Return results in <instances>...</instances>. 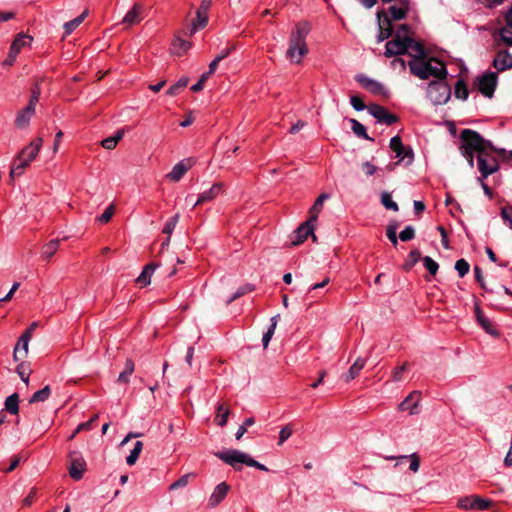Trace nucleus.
I'll return each instance as SVG.
<instances>
[{
	"label": "nucleus",
	"mask_w": 512,
	"mask_h": 512,
	"mask_svg": "<svg viewBox=\"0 0 512 512\" xmlns=\"http://www.w3.org/2000/svg\"><path fill=\"white\" fill-rule=\"evenodd\" d=\"M311 30L307 21L297 22L289 35V45L286 57L291 63L300 64L302 58L308 54L307 36Z\"/></svg>",
	"instance_id": "nucleus-1"
},
{
	"label": "nucleus",
	"mask_w": 512,
	"mask_h": 512,
	"mask_svg": "<svg viewBox=\"0 0 512 512\" xmlns=\"http://www.w3.org/2000/svg\"><path fill=\"white\" fill-rule=\"evenodd\" d=\"M412 57L413 59L409 61L408 66L414 76L423 80L429 79L430 77L446 79L447 69L444 63L435 58L426 59L425 53Z\"/></svg>",
	"instance_id": "nucleus-2"
},
{
	"label": "nucleus",
	"mask_w": 512,
	"mask_h": 512,
	"mask_svg": "<svg viewBox=\"0 0 512 512\" xmlns=\"http://www.w3.org/2000/svg\"><path fill=\"white\" fill-rule=\"evenodd\" d=\"M406 53L411 56H419L424 54V48L413 38L400 39L395 37L385 45L384 55L388 58Z\"/></svg>",
	"instance_id": "nucleus-3"
},
{
	"label": "nucleus",
	"mask_w": 512,
	"mask_h": 512,
	"mask_svg": "<svg viewBox=\"0 0 512 512\" xmlns=\"http://www.w3.org/2000/svg\"><path fill=\"white\" fill-rule=\"evenodd\" d=\"M462 153L471 152L478 154L486 150H494L492 143L485 140L478 132L464 129L460 134Z\"/></svg>",
	"instance_id": "nucleus-4"
},
{
	"label": "nucleus",
	"mask_w": 512,
	"mask_h": 512,
	"mask_svg": "<svg viewBox=\"0 0 512 512\" xmlns=\"http://www.w3.org/2000/svg\"><path fill=\"white\" fill-rule=\"evenodd\" d=\"M427 96L433 105H444L451 97V88L445 79H437L429 83Z\"/></svg>",
	"instance_id": "nucleus-5"
},
{
	"label": "nucleus",
	"mask_w": 512,
	"mask_h": 512,
	"mask_svg": "<svg viewBox=\"0 0 512 512\" xmlns=\"http://www.w3.org/2000/svg\"><path fill=\"white\" fill-rule=\"evenodd\" d=\"M39 96H40V88L36 85L35 87L32 88V94L29 99V103L27 104L26 107L19 110L16 115L14 123L18 129H26L29 126L30 120L33 117V115L35 114V109H36L37 103L39 101Z\"/></svg>",
	"instance_id": "nucleus-6"
},
{
	"label": "nucleus",
	"mask_w": 512,
	"mask_h": 512,
	"mask_svg": "<svg viewBox=\"0 0 512 512\" xmlns=\"http://www.w3.org/2000/svg\"><path fill=\"white\" fill-rule=\"evenodd\" d=\"M220 460L232 466L236 470H241V464L248 466L250 455L237 449L217 452L215 454Z\"/></svg>",
	"instance_id": "nucleus-7"
},
{
	"label": "nucleus",
	"mask_w": 512,
	"mask_h": 512,
	"mask_svg": "<svg viewBox=\"0 0 512 512\" xmlns=\"http://www.w3.org/2000/svg\"><path fill=\"white\" fill-rule=\"evenodd\" d=\"M492 501L477 495L462 497L457 501V506L465 510L484 511L490 508Z\"/></svg>",
	"instance_id": "nucleus-8"
},
{
	"label": "nucleus",
	"mask_w": 512,
	"mask_h": 512,
	"mask_svg": "<svg viewBox=\"0 0 512 512\" xmlns=\"http://www.w3.org/2000/svg\"><path fill=\"white\" fill-rule=\"evenodd\" d=\"M478 160V170L481 173L482 178H487L489 175L495 173L498 168L497 159L488 153V151H484L477 156Z\"/></svg>",
	"instance_id": "nucleus-9"
},
{
	"label": "nucleus",
	"mask_w": 512,
	"mask_h": 512,
	"mask_svg": "<svg viewBox=\"0 0 512 512\" xmlns=\"http://www.w3.org/2000/svg\"><path fill=\"white\" fill-rule=\"evenodd\" d=\"M410 5V0H399L397 4L390 6L387 11L384 10L382 18H387L390 23L404 20L410 10Z\"/></svg>",
	"instance_id": "nucleus-10"
},
{
	"label": "nucleus",
	"mask_w": 512,
	"mask_h": 512,
	"mask_svg": "<svg viewBox=\"0 0 512 512\" xmlns=\"http://www.w3.org/2000/svg\"><path fill=\"white\" fill-rule=\"evenodd\" d=\"M498 76L496 72H486L481 75L476 85L478 90L486 97H492L497 85Z\"/></svg>",
	"instance_id": "nucleus-11"
},
{
	"label": "nucleus",
	"mask_w": 512,
	"mask_h": 512,
	"mask_svg": "<svg viewBox=\"0 0 512 512\" xmlns=\"http://www.w3.org/2000/svg\"><path fill=\"white\" fill-rule=\"evenodd\" d=\"M355 80L367 91L374 95L387 97L389 95L384 85L375 79L369 78L364 74H358Z\"/></svg>",
	"instance_id": "nucleus-12"
},
{
	"label": "nucleus",
	"mask_w": 512,
	"mask_h": 512,
	"mask_svg": "<svg viewBox=\"0 0 512 512\" xmlns=\"http://www.w3.org/2000/svg\"><path fill=\"white\" fill-rule=\"evenodd\" d=\"M212 0H202L196 11V19L192 22L190 35L196 33L199 29L206 27L208 23V11L211 7Z\"/></svg>",
	"instance_id": "nucleus-13"
},
{
	"label": "nucleus",
	"mask_w": 512,
	"mask_h": 512,
	"mask_svg": "<svg viewBox=\"0 0 512 512\" xmlns=\"http://www.w3.org/2000/svg\"><path fill=\"white\" fill-rule=\"evenodd\" d=\"M367 110L379 123L392 125L398 121V117L395 114L389 113L383 106L378 104H369Z\"/></svg>",
	"instance_id": "nucleus-14"
},
{
	"label": "nucleus",
	"mask_w": 512,
	"mask_h": 512,
	"mask_svg": "<svg viewBox=\"0 0 512 512\" xmlns=\"http://www.w3.org/2000/svg\"><path fill=\"white\" fill-rule=\"evenodd\" d=\"M390 148L393 152H395L396 157L399 158L400 161H406V164H411L414 158L413 151L410 147L405 148L402 144L401 138L399 136H394L390 139Z\"/></svg>",
	"instance_id": "nucleus-15"
},
{
	"label": "nucleus",
	"mask_w": 512,
	"mask_h": 512,
	"mask_svg": "<svg viewBox=\"0 0 512 512\" xmlns=\"http://www.w3.org/2000/svg\"><path fill=\"white\" fill-rule=\"evenodd\" d=\"M195 160L193 158H186L176 163L172 170L166 175V178L171 182H178L193 167Z\"/></svg>",
	"instance_id": "nucleus-16"
},
{
	"label": "nucleus",
	"mask_w": 512,
	"mask_h": 512,
	"mask_svg": "<svg viewBox=\"0 0 512 512\" xmlns=\"http://www.w3.org/2000/svg\"><path fill=\"white\" fill-rule=\"evenodd\" d=\"M86 470V462L84 458L78 453L70 454V468L69 474L74 480H80Z\"/></svg>",
	"instance_id": "nucleus-17"
},
{
	"label": "nucleus",
	"mask_w": 512,
	"mask_h": 512,
	"mask_svg": "<svg viewBox=\"0 0 512 512\" xmlns=\"http://www.w3.org/2000/svg\"><path fill=\"white\" fill-rule=\"evenodd\" d=\"M382 15H384L383 9L379 10L376 14L379 30L377 35V41L379 43L391 37L394 31L392 23H390L387 18H382Z\"/></svg>",
	"instance_id": "nucleus-18"
},
{
	"label": "nucleus",
	"mask_w": 512,
	"mask_h": 512,
	"mask_svg": "<svg viewBox=\"0 0 512 512\" xmlns=\"http://www.w3.org/2000/svg\"><path fill=\"white\" fill-rule=\"evenodd\" d=\"M313 221H310V219L304 223H302L295 231L294 236L291 241V244L293 246H297L302 244L309 235L313 237V239H316V236L313 234Z\"/></svg>",
	"instance_id": "nucleus-19"
},
{
	"label": "nucleus",
	"mask_w": 512,
	"mask_h": 512,
	"mask_svg": "<svg viewBox=\"0 0 512 512\" xmlns=\"http://www.w3.org/2000/svg\"><path fill=\"white\" fill-rule=\"evenodd\" d=\"M420 392H411L398 406L400 411H408L410 415L419 413Z\"/></svg>",
	"instance_id": "nucleus-20"
},
{
	"label": "nucleus",
	"mask_w": 512,
	"mask_h": 512,
	"mask_svg": "<svg viewBox=\"0 0 512 512\" xmlns=\"http://www.w3.org/2000/svg\"><path fill=\"white\" fill-rule=\"evenodd\" d=\"M224 185L221 182L214 183L210 189L202 192L193 204V208L206 202L214 200L223 192Z\"/></svg>",
	"instance_id": "nucleus-21"
},
{
	"label": "nucleus",
	"mask_w": 512,
	"mask_h": 512,
	"mask_svg": "<svg viewBox=\"0 0 512 512\" xmlns=\"http://www.w3.org/2000/svg\"><path fill=\"white\" fill-rule=\"evenodd\" d=\"M31 338L28 333H22L19 337L13 351V359L14 361H20L24 359L28 355L29 350V342Z\"/></svg>",
	"instance_id": "nucleus-22"
},
{
	"label": "nucleus",
	"mask_w": 512,
	"mask_h": 512,
	"mask_svg": "<svg viewBox=\"0 0 512 512\" xmlns=\"http://www.w3.org/2000/svg\"><path fill=\"white\" fill-rule=\"evenodd\" d=\"M42 144L43 139L41 137H37L20 151V157H26L27 161L31 163L37 157L39 151L41 150Z\"/></svg>",
	"instance_id": "nucleus-23"
},
{
	"label": "nucleus",
	"mask_w": 512,
	"mask_h": 512,
	"mask_svg": "<svg viewBox=\"0 0 512 512\" xmlns=\"http://www.w3.org/2000/svg\"><path fill=\"white\" fill-rule=\"evenodd\" d=\"M229 489H230L229 485L225 482L218 484L214 488L212 494L210 495L208 505L210 507L218 506L224 500V498L227 496Z\"/></svg>",
	"instance_id": "nucleus-24"
},
{
	"label": "nucleus",
	"mask_w": 512,
	"mask_h": 512,
	"mask_svg": "<svg viewBox=\"0 0 512 512\" xmlns=\"http://www.w3.org/2000/svg\"><path fill=\"white\" fill-rule=\"evenodd\" d=\"M493 67L498 72L512 68V54L508 51H499L493 60Z\"/></svg>",
	"instance_id": "nucleus-25"
},
{
	"label": "nucleus",
	"mask_w": 512,
	"mask_h": 512,
	"mask_svg": "<svg viewBox=\"0 0 512 512\" xmlns=\"http://www.w3.org/2000/svg\"><path fill=\"white\" fill-rule=\"evenodd\" d=\"M475 316L478 324L485 330L486 333L492 336H499L498 330L493 326L492 322L484 315L478 305L475 306Z\"/></svg>",
	"instance_id": "nucleus-26"
},
{
	"label": "nucleus",
	"mask_w": 512,
	"mask_h": 512,
	"mask_svg": "<svg viewBox=\"0 0 512 512\" xmlns=\"http://www.w3.org/2000/svg\"><path fill=\"white\" fill-rule=\"evenodd\" d=\"M143 11L144 6L139 3H135L133 7L126 13L122 22L129 26L140 23L142 20L141 14Z\"/></svg>",
	"instance_id": "nucleus-27"
},
{
	"label": "nucleus",
	"mask_w": 512,
	"mask_h": 512,
	"mask_svg": "<svg viewBox=\"0 0 512 512\" xmlns=\"http://www.w3.org/2000/svg\"><path fill=\"white\" fill-rule=\"evenodd\" d=\"M31 42H32L31 36L24 34V33H20L13 40V42L10 46V50L13 53L19 54L21 49L23 47L29 46L31 44Z\"/></svg>",
	"instance_id": "nucleus-28"
},
{
	"label": "nucleus",
	"mask_w": 512,
	"mask_h": 512,
	"mask_svg": "<svg viewBox=\"0 0 512 512\" xmlns=\"http://www.w3.org/2000/svg\"><path fill=\"white\" fill-rule=\"evenodd\" d=\"M191 47V43L181 39L180 37H175L171 45V52L174 55L182 56L186 53Z\"/></svg>",
	"instance_id": "nucleus-29"
},
{
	"label": "nucleus",
	"mask_w": 512,
	"mask_h": 512,
	"mask_svg": "<svg viewBox=\"0 0 512 512\" xmlns=\"http://www.w3.org/2000/svg\"><path fill=\"white\" fill-rule=\"evenodd\" d=\"M364 366L365 360L358 358L349 368L348 372L344 375V380L346 382H350L355 379L359 375L360 371L364 368Z\"/></svg>",
	"instance_id": "nucleus-30"
},
{
	"label": "nucleus",
	"mask_w": 512,
	"mask_h": 512,
	"mask_svg": "<svg viewBox=\"0 0 512 512\" xmlns=\"http://www.w3.org/2000/svg\"><path fill=\"white\" fill-rule=\"evenodd\" d=\"M156 267H157L156 264H148V265H146L143 268L141 274L137 277L136 282L141 284V285H143V286H147L148 284H150L151 276L154 273Z\"/></svg>",
	"instance_id": "nucleus-31"
},
{
	"label": "nucleus",
	"mask_w": 512,
	"mask_h": 512,
	"mask_svg": "<svg viewBox=\"0 0 512 512\" xmlns=\"http://www.w3.org/2000/svg\"><path fill=\"white\" fill-rule=\"evenodd\" d=\"M328 198H329V195L325 194V193H323V194L318 196V198L315 200L314 204L310 208V218H309L310 221H314L315 222L317 220L318 215H319V213L322 210L323 203Z\"/></svg>",
	"instance_id": "nucleus-32"
},
{
	"label": "nucleus",
	"mask_w": 512,
	"mask_h": 512,
	"mask_svg": "<svg viewBox=\"0 0 512 512\" xmlns=\"http://www.w3.org/2000/svg\"><path fill=\"white\" fill-rule=\"evenodd\" d=\"M279 317H280V315L277 314V315H274L273 317H271V319H270V322H271L270 326H269L268 330L264 333L263 338H262L263 347L265 349L268 347L269 342L274 335L275 329L278 324Z\"/></svg>",
	"instance_id": "nucleus-33"
},
{
	"label": "nucleus",
	"mask_w": 512,
	"mask_h": 512,
	"mask_svg": "<svg viewBox=\"0 0 512 512\" xmlns=\"http://www.w3.org/2000/svg\"><path fill=\"white\" fill-rule=\"evenodd\" d=\"M230 414L229 408L225 404H219L217 406V413L215 416V422L217 425L223 427L227 423L228 416Z\"/></svg>",
	"instance_id": "nucleus-34"
},
{
	"label": "nucleus",
	"mask_w": 512,
	"mask_h": 512,
	"mask_svg": "<svg viewBox=\"0 0 512 512\" xmlns=\"http://www.w3.org/2000/svg\"><path fill=\"white\" fill-rule=\"evenodd\" d=\"M123 136H124V131L123 130H119V131L116 132V134L114 136L107 137V138L103 139L101 141V146L104 149L112 150V149H114L116 147V145L123 138Z\"/></svg>",
	"instance_id": "nucleus-35"
},
{
	"label": "nucleus",
	"mask_w": 512,
	"mask_h": 512,
	"mask_svg": "<svg viewBox=\"0 0 512 512\" xmlns=\"http://www.w3.org/2000/svg\"><path fill=\"white\" fill-rule=\"evenodd\" d=\"M5 410L11 414H17L19 411V396L13 393L5 400Z\"/></svg>",
	"instance_id": "nucleus-36"
},
{
	"label": "nucleus",
	"mask_w": 512,
	"mask_h": 512,
	"mask_svg": "<svg viewBox=\"0 0 512 512\" xmlns=\"http://www.w3.org/2000/svg\"><path fill=\"white\" fill-rule=\"evenodd\" d=\"M16 372L21 378V380L28 385L29 383V376L32 373L30 364L28 362H20L16 367Z\"/></svg>",
	"instance_id": "nucleus-37"
},
{
	"label": "nucleus",
	"mask_w": 512,
	"mask_h": 512,
	"mask_svg": "<svg viewBox=\"0 0 512 512\" xmlns=\"http://www.w3.org/2000/svg\"><path fill=\"white\" fill-rule=\"evenodd\" d=\"M88 15V11H84L81 15L74 18L71 21H68L64 24V30L65 34L69 35L71 34L85 19V17Z\"/></svg>",
	"instance_id": "nucleus-38"
},
{
	"label": "nucleus",
	"mask_w": 512,
	"mask_h": 512,
	"mask_svg": "<svg viewBox=\"0 0 512 512\" xmlns=\"http://www.w3.org/2000/svg\"><path fill=\"white\" fill-rule=\"evenodd\" d=\"M135 366L134 362L131 359H127L125 362V369L118 376V382L120 383H128L129 377L134 372Z\"/></svg>",
	"instance_id": "nucleus-39"
},
{
	"label": "nucleus",
	"mask_w": 512,
	"mask_h": 512,
	"mask_svg": "<svg viewBox=\"0 0 512 512\" xmlns=\"http://www.w3.org/2000/svg\"><path fill=\"white\" fill-rule=\"evenodd\" d=\"M143 449V443L141 441H136L134 444V448L131 450L130 454L126 458V463L129 466H132L138 460L140 453Z\"/></svg>",
	"instance_id": "nucleus-40"
},
{
	"label": "nucleus",
	"mask_w": 512,
	"mask_h": 512,
	"mask_svg": "<svg viewBox=\"0 0 512 512\" xmlns=\"http://www.w3.org/2000/svg\"><path fill=\"white\" fill-rule=\"evenodd\" d=\"M59 248V241L54 239L49 241L43 246L42 249V257L45 259H50L58 250Z\"/></svg>",
	"instance_id": "nucleus-41"
},
{
	"label": "nucleus",
	"mask_w": 512,
	"mask_h": 512,
	"mask_svg": "<svg viewBox=\"0 0 512 512\" xmlns=\"http://www.w3.org/2000/svg\"><path fill=\"white\" fill-rule=\"evenodd\" d=\"M189 79L187 77L180 78L174 85H172L167 91L166 94L169 96L178 95L181 90H183L188 85Z\"/></svg>",
	"instance_id": "nucleus-42"
},
{
	"label": "nucleus",
	"mask_w": 512,
	"mask_h": 512,
	"mask_svg": "<svg viewBox=\"0 0 512 512\" xmlns=\"http://www.w3.org/2000/svg\"><path fill=\"white\" fill-rule=\"evenodd\" d=\"M455 97L460 100H466L469 96L468 88L463 80H458L455 84Z\"/></svg>",
	"instance_id": "nucleus-43"
},
{
	"label": "nucleus",
	"mask_w": 512,
	"mask_h": 512,
	"mask_svg": "<svg viewBox=\"0 0 512 512\" xmlns=\"http://www.w3.org/2000/svg\"><path fill=\"white\" fill-rule=\"evenodd\" d=\"M50 394H51V390H50V387L47 385L44 388H42L41 390L36 391L32 395V397L30 399V403L44 402L49 398Z\"/></svg>",
	"instance_id": "nucleus-44"
},
{
	"label": "nucleus",
	"mask_w": 512,
	"mask_h": 512,
	"mask_svg": "<svg viewBox=\"0 0 512 512\" xmlns=\"http://www.w3.org/2000/svg\"><path fill=\"white\" fill-rule=\"evenodd\" d=\"M350 123H351V129L355 135H357L358 137L367 139V140L371 139L367 135L366 128L364 127V125H362L359 121H357L356 119H351Z\"/></svg>",
	"instance_id": "nucleus-45"
},
{
	"label": "nucleus",
	"mask_w": 512,
	"mask_h": 512,
	"mask_svg": "<svg viewBox=\"0 0 512 512\" xmlns=\"http://www.w3.org/2000/svg\"><path fill=\"white\" fill-rule=\"evenodd\" d=\"M499 35L500 40L504 44L512 46V26L506 23V25L499 30Z\"/></svg>",
	"instance_id": "nucleus-46"
},
{
	"label": "nucleus",
	"mask_w": 512,
	"mask_h": 512,
	"mask_svg": "<svg viewBox=\"0 0 512 512\" xmlns=\"http://www.w3.org/2000/svg\"><path fill=\"white\" fill-rule=\"evenodd\" d=\"M381 203L386 209L393 211L399 210L397 203L392 200L391 195L386 191L381 194Z\"/></svg>",
	"instance_id": "nucleus-47"
},
{
	"label": "nucleus",
	"mask_w": 512,
	"mask_h": 512,
	"mask_svg": "<svg viewBox=\"0 0 512 512\" xmlns=\"http://www.w3.org/2000/svg\"><path fill=\"white\" fill-rule=\"evenodd\" d=\"M192 476H193V474H185V475L181 476L178 480H176L169 486V490L174 491V490L186 487L189 483L190 477H192Z\"/></svg>",
	"instance_id": "nucleus-48"
},
{
	"label": "nucleus",
	"mask_w": 512,
	"mask_h": 512,
	"mask_svg": "<svg viewBox=\"0 0 512 512\" xmlns=\"http://www.w3.org/2000/svg\"><path fill=\"white\" fill-rule=\"evenodd\" d=\"M470 269L469 263L465 259H459L455 263V270L458 272L460 277H464Z\"/></svg>",
	"instance_id": "nucleus-49"
},
{
	"label": "nucleus",
	"mask_w": 512,
	"mask_h": 512,
	"mask_svg": "<svg viewBox=\"0 0 512 512\" xmlns=\"http://www.w3.org/2000/svg\"><path fill=\"white\" fill-rule=\"evenodd\" d=\"M424 267L430 272V274L435 275L438 271L439 265L436 261H434L431 257L425 256L423 259Z\"/></svg>",
	"instance_id": "nucleus-50"
},
{
	"label": "nucleus",
	"mask_w": 512,
	"mask_h": 512,
	"mask_svg": "<svg viewBox=\"0 0 512 512\" xmlns=\"http://www.w3.org/2000/svg\"><path fill=\"white\" fill-rule=\"evenodd\" d=\"M178 221H179V214H176L172 218H170L166 222V224H165V226L163 228V233L171 236V234L173 233V231H174Z\"/></svg>",
	"instance_id": "nucleus-51"
},
{
	"label": "nucleus",
	"mask_w": 512,
	"mask_h": 512,
	"mask_svg": "<svg viewBox=\"0 0 512 512\" xmlns=\"http://www.w3.org/2000/svg\"><path fill=\"white\" fill-rule=\"evenodd\" d=\"M114 209V205L110 204L96 220L102 224L109 222L114 214Z\"/></svg>",
	"instance_id": "nucleus-52"
},
{
	"label": "nucleus",
	"mask_w": 512,
	"mask_h": 512,
	"mask_svg": "<svg viewBox=\"0 0 512 512\" xmlns=\"http://www.w3.org/2000/svg\"><path fill=\"white\" fill-rule=\"evenodd\" d=\"M395 37L400 39L412 38L410 27L406 24L400 25L395 32Z\"/></svg>",
	"instance_id": "nucleus-53"
},
{
	"label": "nucleus",
	"mask_w": 512,
	"mask_h": 512,
	"mask_svg": "<svg viewBox=\"0 0 512 512\" xmlns=\"http://www.w3.org/2000/svg\"><path fill=\"white\" fill-rule=\"evenodd\" d=\"M399 459L400 460L410 459L409 469L413 472H417L419 470L420 461H419L418 456L415 453L411 454L410 456H401Z\"/></svg>",
	"instance_id": "nucleus-54"
},
{
	"label": "nucleus",
	"mask_w": 512,
	"mask_h": 512,
	"mask_svg": "<svg viewBox=\"0 0 512 512\" xmlns=\"http://www.w3.org/2000/svg\"><path fill=\"white\" fill-rule=\"evenodd\" d=\"M415 236V230L412 226L405 227L399 234V238L401 241H410Z\"/></svg>",
	"instance_id": "nucleus-55"
},
{
	"label": "nucleus",
	"mask_w": 512,
	"mask_h": 512,
	"mask_svg": "<svg viewBox=\"0 0 512 512\" xmlns=\"http://www.w3.org/2000/svg\"><path fill=\"white\" fill-rule=\"evenodd\" d=\"M503 221L512 229V206H505L501 209Z\"/></svg>",
	"instance_id": "nucleus-56"
},
{
	"label": "nucleus",
	"mask_w": 512,
	"mask_h": 512,
	"mask_svg": "<svg viewBox=\"0 0 512 512\" xmlns=\"http://www.w3.org/2000/svg\"><path fill=\"white\" fill-rule=\"evenodd\" d=\"M254 290V285L252 284H246L240 288L237 289L233 297L230 299V301L235 300L249 292H252Z\"/></svg>",
	"instance_id": "nucleus-57"
},
{
	"label": "nucleus",
	"mask_w": 512,
	"mask_h": 512,
	"mask_svg": "<svg viewBox=\"0 0 512 512\" xmlns=\"http://www.w3.org/2000/svg\"><path fill=\"white\" fill-rule=\"evenodd\" d=\"M13 165L23 173L24 169L30 165V162L27 161L26 157L21 158L19 153L14 160Z\"/></svg>",
	"instance_id": "nucleus-58"
},
{
	"label": "nucleus",
	"mask_w": 512,
	"mask_h": 512,
	"mask_svg": "<svg viewBox=\"0 0 512 512\" xmlns=\"http://www.w3.org/2000/svg\"><path fill=\"white\" fill-rule=\"evenodd\" d=\"M408 368V364L404 363L403 365L396 367L392 372V379L396 382L402 380V373L406 371Z\"/></svg>",
	"instance_id": "nucleus-59"
},
{
	"label": "nucleus",
	"mask_w": 512,
	"mask_h": 512,
	"mask_svg": "<svg viewBox=\"0 0 512 512\" xmlns=\"http://www.w3.org/2000/svg\"><path fill=\"white\" fill-rule=\"evenodd\" d=\"M292 435L290 426H284L279 432V445H282Z\"/></svg>",
	"instance_id": "nucleus-60"
},
{
	"label": "nucleus",
	"mask_w": 512,
	"mask_h": 512,
	"mask_svg": "<svg viewBox=\"0 0 512 512\" xmlns=\"http://www.w3.org/2000/svg\"><path fill=\"white\" fill-rule=\"evenodd\" d=\"M22 459H24V460L27 459V456L24 454H19V455L14 456L9 467L5 469V472L6 473L12 472L19 465V463Z\"/></svg>",
	"instance_id": "nucleus-61"
},
{
	"label": "nucleus",
	"mask_w": 512,
	"mask_h": 512,
	"mask_svg": "<svg viewBox=\"0 0 512 512\" xmlns=\"http://www.w3.org/2000/svg\"><path fill=\"white\" fill-rule=\"evenodd\" d=\"M350 103L356 111H362L365 108H367V106H365V104L363 103L362 99L358 96H352L350 98Z\"/></svg>",
	"instance_id": "nucleus-62"
},
{
	"label": "nucleus",
	"mask_w": 512,
	"mask_h": 512,
	"mask_svg": "<svg viewBox=\"0 0 512 512\" xmlns=\"http://www.w3.org/2000/svg\"><path fill=\"white\" fill-rule=\"evenodd\" d=\"M386 235L394 246H396L398 244V240H397V236H396V227L389 226L387 228Z\"/></svg>",
	"instance_id": "nucleus-63"
},
{
	"label": "nucleus",
	"mask_w": 512,
	"mask_h": 512,
	"mask_svg": "<svg viewBox=\"0 0 512 512\" xmlns=\"http://www.w3.org/2000/svg\"><path fill=\"white\" fill-rule=\"evenodd\" d=\"M362 167H363L366 175H368V176L375 174L376 171L378 170V168L375 165H373L372 163H370L369 161L364 162L362 164Z\"/></svg>",
	"instance_id": "nucleus-64"
}]
</instances>
